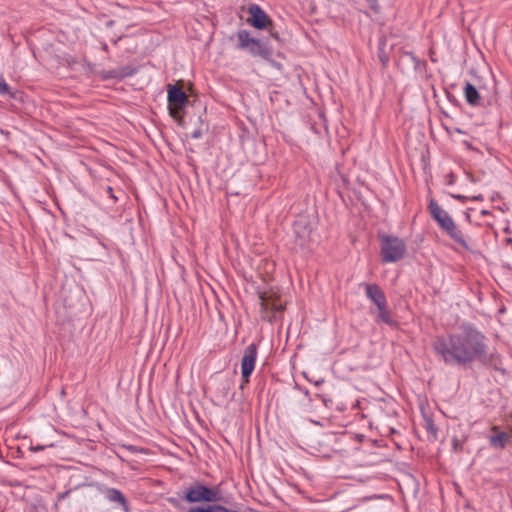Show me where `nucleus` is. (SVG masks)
I'll list each match as a JSON object with an SVG mask.
<instances>
[{
	"instance_id": "nucleus-1",
	"label": "nucleus",
	"mask_w": 512,
	"mask_h": 512,
	"mask_svg": "<svg viewBox=\"0 0 512 512\" xmlns=\"http://www.w3.org/2000/svg\"><path fill=\"white\" fill-rule=\"evenodd\" d=\"M432 349L447 366L468 368L479 361L502 375L506 374L500 354H488L487 338L473 324L463 323L459 332L436 336Z\"/></svg>"
},
{
	"instance_id": "nucleus-2",
	"label": "nucleus",
	"mask_w": 512,
	"mask_h": 512,
	"mask_svg": "<svg viewBox=\"0 0 512 512\" xmlns=\"http://www.w3.org/2000/svg\"><path fill=\"white\" fill-rule=\"evenodd\" d=\"M428 209L433 220L439 228L463 249L470 251L471 247L466 241L463 232L456 226L450 214L439 206L435 199H430Z\"/></svg>"
},
{
	"instance_id": "nucleus-3",
	"label": "nucleus",
	"mask_w": 512,
	"mask_h": 512,
	"mask_svg": "<svg viewBox=\"0 0 512 512\" xmlns=\"http://www.w3.org/2000/svg\"><path fill=\"white\" fill-rule=\"evenodd\" d=\"M360 287L364 289L366 298L377 308L375 316L376 323L396 327L397 322L393 319L392 312L388 307L386 295L382 288L376 283L367 282H362Z\"/></svg>"
},
{
	"instance_id": "nucleus-4",
	"label": "nucleus",
	"mask_w": 512,
	"mask_h": 512,
	"mask_svg": "<svg viewBox=\"0 0 512 512\" xmlns=\"http://www.w3.org/2000/svg\"><path fill=\"white\" fill-rule=\"evenodd\" d=\"M238 50L245 51L252 57L268 58L273 55V48L267 39H260L251 36V33L246 29H240L237 34Z\"/></svg>"
},
{
	"instance_id": "nucleus-5",
	"label": "nucleus",
	"mask_w": 512,
	"mask_h": 512,
	"mask_svg": "<svg viewBox=\"0 0 512 512\" xmlns=\"http://www.w3.org/2000/svg\"><path fill=\"white\" fill-rule=\"evenodd\" d=\"M380 259L383 264L400 261L407 252L405 241L394 235H380Z\"/></svg>"
},
{
	"instance_id": "nucleus-6",
	"label": "nucleus",
	"mask_w": 512,
	"mask_h": 512,
	"mask_svg": "<svg viewBox=\"0 0 512 512\" xmlns=\"http://www.w3.org/2000/svg\"><path fill=\"white\" fill-rule=\"evenodd\" d=\"M182 500L187 503H215L221 500L218 487H209L201 482L190 485L184 492Z\"/></svg>"
},
{
	"instance_id": "nucleus-7",
	"label": "nucleus",
	"mask_w": 512,
	"mask_h": 512,
	"mask_svg": "<svg viewBox=\"0 0 512 512\" xmlns=\"http://www.w3.org/2000/svg\"><path fill=\"white\" fill-rule=\"evenodd\" d=\"M169 115L176 119L178 111L184 110L189 102L187 94L178 85H170L167 90Z\"/></svg>"
},
{
	"instance_id": "nucleus-8",
	"label": "nucleus",
	"mask_w": 512,
	"mask_h": 512,
	"mask_svg": "<svg viewBox=\"0 0 512 512\" xmlns=\"http://www.w3.org/2000/svg\"><path fill=\"white\" fill-rule=\"evenodd\" d=\"M258 355V347L255 343H250L244 350L241 359V376L244 383H248L255 369Z\"/></svg>"
},
{
	"instance_id": "nucleus-9",
	"label": "nucleus",
	"mask_w": 512,
	"mask_h": 512,
	"mask_svg": "<svg viewBox=\"0 0 512 512\" xmlns=\"http://www.w3.org/2000/svg\"><path fill=\"white\" fill-rule=\"evenodd\" d=\"M248 13L250 15V17L248 18V23L253 28L257 30H263L266 28L270 19L267 13L258 4L249 5Z\"/></svg>"
},
{
	"instance_id": "nucleus-10",
	"label": "nucleus",
	"mask_w": 512,
	"mask_h": 512,
	"mask_svg": "<svg viewBox=\"0 0 512 512\" xmlns=\"http://www.w3.org/2000/svg\"><path fill=\"white\" fill-rule=\"evenodd\" d=\"M294 233L296 243L303 249L309 248V242L312 240V227L310 224L302 220L296 221L294 224Z\"/></svg>"
},
{
	"instance_id": "nucleus-11",
	"label": "nucleus",
	"mask_w": 512,
	"mask_h": 512,
	"mask_svg": "<svg viewBox=\"0 0 512 512\" xmlns=\"http://www.w3.org/2000/svg\"><path fill=\"white\" fill-rule=\"evenodd\" d=\"M104 497L107 501L118 503L125 512H129V503L124 494L117 488H106Z\"/></svg>"
},
{
	"instance_id": "nucleus-12",
	"label": "nucleus",
	"mask_w": 512,
	"mask_h": 512,
	"mask_svg": "<svg viewBox=\"0 0 512 512\" xmlns=\"http://www.w3.org/2000/svg\"><path fill=\"white\" fill-rule=\"evenodd\" d=\"M464 95H465V98H466V101L469 105L471 106H477L479 104V101H480V94L477 90V88L467 82L464 86Z\"/></svg>"
},
{
	"instance_id": "nucleus-13",
	"label": "nucleus",
	"mask_w": 512,
	"mask_h": 512,
	"mask_svg": "<svg viewBox=\"0 0 512 512\" xmlns=\"http://www.w3.org/2000/svg\"><path fill=\"white\" fill-rule=\"evenodd\" d=\"M423 428L429 434V439L435 441L438 437V428L434 423L432 416L422 412Z\"/></svg>"
},
{
	"instance_id": "nucleus-14",
	"label": "nucleus",
	"mask_w": 512,
	"mask_h": 512,
	"mask_svg": "<svg viewBox=\"0 0 512 512\" xmlns=\"http://www.w3.org/2000/svg\"><path fill=\"white\" fill-rule=\"evenodd\" d=\"M507 434L505 432H500L496 435H492L489 438L490 445L497 449H503L506 445Z\"/></svg>"
},
{
	"instance_id": "nucleus-15",
	"label": "nucleus",
	"mask_w": 512,
	"mask_h": 512,
	"mask_svg": "<svg viewBox=\"0 0 512 512\" xmlns=\"http://www.w3.org/2000/svg\"><path fill=\"white\" fill-rule=\"evenodd\" d=\"M0 95H7L12 99L16 98V92L12 91L10 85L6 82V80L3 77H0Z\"/></svg>"
},
{
	"instance_id": "nucleus-16",
	"label": "nucleus",
	"mask_w": 512,
	"mask_h": 512,
	"mask_svg": "<svg viewBox=\"0 0 512 512\" xmlns=\"http://www.w3.org/2000/svg\"><path fill=\"white\" fill-rule=\"evenodd\" d=\"M118 72L119 78L124 79L127 77H133L138 72V69L134 66L126 65L118 68Z\"/></svg>"
},
{
	"instance_id": "nucleus-17",
	"label": "nucleus",
	"mask_w": 512,
	"mask_h": 512,
	"mask_svg": "<svg viewBox=\"0 0 512 512\" xmlns=\"http://www.w3.org/2000/svg\"><path fill=\"white\" fill-rule=\"evenodd\" d=\"M385 46H386L385 40H380L379 44H378V57H379L380 62L384 66H386L389 62V57L385 52Z\"/></svg>"
},
{
	"instance_id": "nucleus-18",
	"label": "nucleus",
	"mask_w": 512,
	"mask_h": 512,
	"mask_svg": "<svg viewBox=\"0 0 512 512\" xmlns=\"http://www.w3.org/2000/svg\"><path fill=\"white\" fill-rule=\"evenodd\" d=\"M405 56L409 57V59L413 63L415 70L420 69V66L422 65V61L413 52L407 51V52H405Z\"/></svg>"
},
{
	"instance_id": "nucleus-19",
	"label": "nucleus",
	"mask_w": 512,
	"mask_h": 512,
	"mask_svg": "<svg viewBox=\"0 0 512 512\" xmlns=\"http://www.w3.org/2000/svg\"><path fill=\"white\" fill-rule=\"evenodd\" d=\"M102 78L104 80H110V79H118L120 80L119 78V72H118V68L117 69H112V70H108V71H105L102 75Z\"/></svg>"
},
{
	"instance_id": "nucleus-20",
	"label": "nucleus",
	"mask_w": 512,
	"mask_h": 512,
	"mask_svg": "<svg viewBox=\"0 0 512 512\" xmlns=\"http://www.w3.org/2000/svg\"><path fill=\"white\" fill-rule=\"evenodd\" d=\"M267 63L270 64L271 67L275 68L278 71H281L283 69V65L279 62L273 59V55H270L268 58H262Z\"/></svg>"
},
{
	"instance_id": "nucleus-21",
	"label": "nucleus",
	"mask_w": 512,
	"mask_h": 512,
	"mask_svg": "<svg viewBox=\"0 0 512 512\" xmlns=\"http://www.w3.org/2000/svg\"><path fill=\"white\" fill-rule=\"evenodd\" d=\"M104 191L107 194V196L113 200V203H116L118 201V197L115 195L114 190L111 186H105Z\"/></svg>"
},
{
	"instance_id": "nucleus-22",
	"label": "nucleus",
	"mask_w": 512,
	"mask_h": 512,
	"mask_svg": "<svg viewBox=\"0 0 512 512\" xmlns=\"http://www.w3.org/2000/svg\"><path fill=\"white\" fill-rule=\"evenodd\" d=\"M203 133H202V129L199 127V128H196L192 133H191V138L193 139H200L202 137Z\"/></svg>"
},
{
	"instance_id": "nucleus-23",
	"label": "nucleus",
	"mask_w": 512,
	"mask_h": 512,
	"mask_svg": "<svg viewBox=\"0 0 512 512\" xmlns=\"http://www.w3.org/2000/svg\"><path fill=\"white\" fill-rule=\"evenodd\" d=\"M168 502L175 507H177L179 504V500L175 497H169Z\"/></svg>"
},
{
	"instance_id": "nucleus-24",
	"label": "nucleus",
	"mask_w": 512,
	"mask_h": 512,
	"mask_svg": "<svg viewBox=\"0 0 512 512\" xmlns=\"http://www.w3.org/2000/svg\"><path fill=\"white\" fill-rule=\"evenodd\" d=\"M30 450L33 451V452H39V451L44 450V446H41V445L31 446Z\"/></svg>"
},
{
	"instance_id": "nucleus-25",
	"label": "nucleus",
	"mask_w": 512,
	"mask_h": 512,
	"mask_svg": "<svg viewBox=\"0 0 512 512\" xmlns=\"http://www.w3.org/2000/svg\"><path fill=\"white\" fill-rule=\"evenodd\" d=\"M452 197H453V198H455V199H458V200H460V201H462V202H464V201L467 199V197H466V196H464V195H460V194H457V195H454V194H453V195H452Z\"/></svg>"
},
{
	"instance_id": "nucleus-26",
	"label": "nucleus",
	"mask_w": 512,
	"mask_h": 512,
	"mask_svg": "<svg viewBox=\"0 0 512 512\" xmlns=\"http://www.w3.org/2000/svg\"><path fill=\"white\" fill-rule=\"evenodd\" d=\"M371 8H374L377 6L378 0H365Z\"/></svg>"
},
{
	"instance_id": "nucleus-27",
	"label": "nucleus",
	"mask_w": 512,
	"mask_h": 512,
	"mask_svg": "<svg viewBox=\"0 0 512 512\" xmlns=\"http://www.w3.org/2000/svg\"><path fill=\"white\" fill-rule=\"evenodd\" d=\"M101 48H102V50H103V51H105V52H108V51H109V48H108L107 43H102Z\"/></svg>"
},
{
	"instance_id": "nucleus-28",
	"label": "nucleus",
	"mask_w": 512,
	"mask_h": 512,
	"mask_svg": "<svg viewBox=\"0 0 512 512\" xmlns=\"http://www.w3.org/2000/svg\"><path fill=\"white\" fill-rule=\"evenodd\" d=\"M323 383H324V379H320V380L315 381V385L316 386H319V385H321Z\"/></svg>"
},
{
	"instance_id": "nucleus-29",
	"label": "nucleus",
	"mask_w": 512,
	"mask_h": 512,
	"mask_svg": "<svg viewBox=\"0 0 512 512\" xmlns=\"http://www.w3.org/2000/svg\"><path fill=\"white\" fill-rule=\"evenodd\" d=\"M472 199L475 200V201L481 200L482 199V195L473 196Z\"/></svg>"
},
{
	"instance_id": "nucleus-30",
	"label": "nucleus",
	"mask_w": 512,
	"mask_h": 512,
	"mask_svg": "<svg viewBox=\"0 0 512 512\" xmlns=\"http://www.w3.org/2000/svg\"><path fill=\"white\" fill-rule=\"evenodd\" d=\"M301 391L303 392V394L305 396H308L309 395V391L307 389H301Z\"/></svg>"
},
{
	"instance_id": "nucleus-31",
	"label": "nucleus",
	"mask_w": 512,
	"mask_h": 512,
	"mask_svg": "<svg viewBox=\"0 0 512 512\" xmlns=\"http://www.w3.org/2000/svg\"><path fill=\"white\" fill-rule=\"evenodd\" d=\"M128 449H129L130 451H134V446H129V447H128Z\"/></svg>"
}]
</instances>
